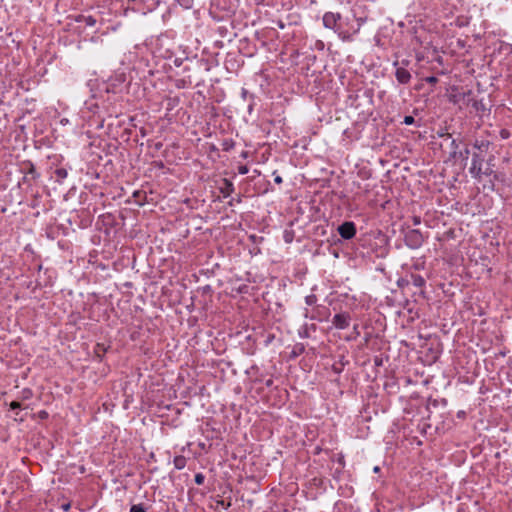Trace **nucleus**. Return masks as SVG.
Listing matches in <instances>:
<instances>
[{
	"instance_id": "nucleus-1",
	"label": "nucleus",
	"mask_w": 512,
	"mask_h": 512,
	"mask_svg": "<svg viewBox=\"0 0 512 512\" xmlns=\"http://www.w3.org/2000/svg\"><path fill=\"white\" fill-rule=\"evenodd\" d=\"M212 68V63L208 58L194 56L185 58V65L181 72V76L176 80L177 88H186L189 86H200L204 83V75Z\"/></svg>"
},
{
	"instance_id": "nucleus-2",
	"label": "nucleus",
	"mask_w": 512,
	"mask_h": 512,
	"mask_svg": "<svg viewBox=\"0 0 512 512\" xmlns=\"http://www.w3.org/2000/svg\"><path fill=\"white\" fill-rule=\"evenodd\" d=\"M492 142L486 138H476L472 143V161L469 168L470 174L480 173L481 166L487 161L489 155H493L490 151Z\"/></svg>"
},
{
	"instance_id": "nucleus-3",
	"label": "nucleus",
	"mask_w": 512,
	"mask_h": 512,
	"mask_svg": "<svg viewBox=\"0 0 512 512\" xmlns=\"http://www.w3.org/2000/svg\"><path fill=\"white\" fill-rule=\"evenodd\" d=\"M236 5L232 0H211L209 14L215 20H223L233 15Z\"/></svg>"
},
{
	"instance_id": "nucleus-4",
	"label": "nucleus",
	"mask_w": 512,
	"mask_h": 512,
	"mask_svg": "<svg viewBox=\"0 0 512 512\" xmlns=\"http://www.w3.org/2000/svg\"><path fill=\"white\" fill-rule=\"evenodd\" d=\"M360 31V24L357 23L355 15L342 17L341 25L338 29V37L344 42H351L353 37Z\"/></svg>"
},
{
	"instance_id": "nucleus-5",
	"label": "nucleus",
	"mask_w": 512,
	"mask_h": 512,
	"mask_svg": "<svg viewBox=\"0 0 512 512\" xmlns=\"http://www.w3.org/2000/svg\"><path fill=\"white\" fill-rule=\"evenodd\" d=\"M20 171L24 175L22 179L23 183H27L29 186L40 178V173L36 170L34 163L30 160H26L21 163Z\"/></svg>"
},
{
	"instance_id": "nucleus-6",
	"label": "nucleus",
	"mask_w": 512,
	"mask_h": 512,
	"mask_svg": "<svg viewBox=\"0 0 512 512\" xmlns=\"http://www.w3.org/2000/svg\"><path fill=\"white\" fill-rule=\"evenodd\" d=\"M462 142L463 140L452 139L450 159H453L455 161L460 160L461 162L464 163L465 166L467 164L471 151L467 145H465L464 149H459V146Z\"/></svg>"
},
{
	"instance_id": "nucleus-7",
	"label": "nucleus",
	"mask_w": 512,
	"mask_h": 512,
	"mask_svg": "<svg viewBox=\"0 0 512 512\" xmlns=\"http://www.w3.org/2000/svg\"><path fill=\"white\" fill-rule=\"evenodd\" d=\"M404 243L410 249H418L424 243V236L418 229H409L405 232Z\"/></svg>"
},
{
	"instance_id": "nucleus-8",
	"label": "nucleus",
	"mask_w": 512,
	"mask_h": 512,
	"mask_svg": "<svg viewBox=\"0 0 512 512\" xmlns=\"http://www.w3.org/2000/svg\"><path fill=\"white\" fill-rule=\"evenodd\" d=\"M323 26L333 30L338 35L341 25V14L338 12H326L322 17Z\"/></svg>"
},
{
	"instance_id": "nucleus-9",
	"label": "nucleus",
	"mask_w": 512,
	"mask_h": 512,
	"mask_svg": "<svg viewBox=\"0 0 512 512\" xmlns=\"http://www.w3.org/2000/svg\"><path fill=\"white\" fill-rule=\"evenodd\" d=\"M337 232L343 240H351L357 233L356 224L353 221H344L337 227Z\"/></svg>"
},
{
	"instance_id": "nucleus-10",
	"label": "nucleus",
	"mask_w": 512,
	"mask_h": 512,
	"mask_svg": "<svg viewBox=\"0 0 512 512\" xmlns=\"http://www.w3.org/2000/svg\"><path fill=\"white\" fill-rule=\"evenodd\" d=\"M393 67L395 68L397 82L401 85H408L412 80L411 72L407 68L400 66L399 60L393 62Z\"/></svg>"
},
{
	"instance_id": "nucleus-11",
	"label": "nucleus",
	"mask_w": 512,
	"mask_h": 512,
	"mask_svg": "<svg viewBox=\"0 0 512 512\" xmlns=\"http://www.w3.org/2000/svg\"><path fill=\"white\" fill-rule=\"evenodd\" d=\"M494 161V155H489L487 161L484 163V166H481L480 173L471 174L473 178L477 180H481L482 176H493L495 180L498 179V175L493 170V162Z\"/></svg>"
},
{
	"instance_id": "nucleus-12",
	"label": "nucleus",
	"mask_w": 512,
	"mask_h": 512,
	"mask_svg": "<svg viewBox=\"0 0 512 512\" xmlns=\"http://www.w3.org/2000/svg\"><path fill=\"white\" fill-rule=\"evenodd\" d=\"M472 91H468L467 93L459 94V95H453V102H458L459 98L462 97L465 99L467 97V104L471 105L477 112H484L486 110L485 104L483 103V100H477L471 98Z\"/></svg>"
},
{
	"instance_id": "nucleus-13",
	"label": "nucleus",
	"mask_w": 512,
	"mask_h": 512,
	"mask_svg": "<svg viewBox=\"0 0 512 512\" xmlns=\"http://www.w3.org/2000/svg\"><path fill=\"white\" fill-rule=\"evenodd\" d=\"M351 316L347 312L334 315L332 324L337 329H346L350 325Z\"/></svg>"
},
{
	"instance_id": "nucleus-14",
	"label": "nucleus",
	"mask_w": 512,
	"mask_h": 512,
	"mask_svg": "<svg viewBox=\"0 0 512 512\" xmlns=\"http://www.w3.org/2000/svg\"><path fill=\"white\" fill-rule=\"evenodd\" d=\"M130 3H134L138 6L139 10L152 11L156 8L158 2L156 0H127Z\"/></svg>"
},
{
	"instance_id": "nucleus-15",
	"label": "nucleus",
	"mask_w": 512,
	"mask_h": 512,
	"mask_svg": "<svg viewBox=\"0 0 512 512\" xmlns=\"http://www.w3.org/2000/svg\"><path fill=\"white\" fill-rule=\"evenodd\" d=\"M234 190H235L234 184L230 180H228L226 178H223L221 180V185L219 186V191L224 198L229 197L234 192Z\"/></svg>"
},
{
	"instance_id": "nucleus-16",
	"label": "nucleus",
	"mask_w": 512,
	"mask_h": 512,
	"mask_svg": "<svg viewBox=\"0 0 512 512\" xmlns=\"http://www.w3.org/2000/svg\"><path fill=\"white\" fill-rule=\"evenodd\" d=\"M408 278H409L410 285H413L417 288H423L426 284V280L424 279V277H422L419 274L410 273L408 275Z\"/></svg>"
},
{
	"instance_id": "nucleus-17",
	"label": "nucleus",
	"mask_w": 512,
	"mask_h": 512,
	"mask_svg": "<svg viewBox=\"0 0 512 512\" xmlns=\"http://www.w3.org/2000/svg\"><path fill=\"white\" fill-rule=\"evenodd\" d=\"M55 181L59 184H63L64 180L68 177V171L64 167H57L52 175Z\"/></svg>"
},
{
	"instance_id": "nucleus-18",
	"label": "nucleus",
	"mask_w": 512,
	"mask_h": 512,
	"mask_svg": "<svg viewBox=\"0 0 512 512\" xmlns=\"http://www.w3.org/2000/svg\"><path fill=\"white\" fill-rule=\"evenodd\" d=\"M348 364H349V360H347V359L345 358V356H344V355H341V356L339 357V360H337V361L332 365V371H333L334 373H336V374H340V373H342V371L344 370V367H345L346 365H348Z\"/></svg>"
},
{
	"instance_id": "nucleus-19",
	"label": "nucleus",
	"mask_w": 512,
	"mask_h": 512,
	"mask_svg": "<svg viewBox=\"0 0 512 512\" xmlns=\"http://www.w3.org/2000/svg\"><path fill=\"white\" fill-rule=\"evenodd\" d=\"M316 325L315 324H304L298 331V335L300 338H309L311 336L310 331H316Z\"/></svg>"
},
{
	"instance_id": "nucleus-20",
	"label": "nucleus",
	"mask_w": 512,
	"mask_h": 512,
	"mask_svg": "<svg viewBox=\"0 0 512 512\" xmlns=\"http://www.w3.org/2000/svg\"><path fill=\"white\" fill-rule=\"evenodd\" d=\"M305 352V345L303 343H296L291 352H290V358L295 359L298 356L302 355Z\"/></svg>"
},
{
	"instance_id": "nucleus-21",
	"label": "nucleus",
	"mask_w": 512,
	"mask_h": 512,
	"mask_svg": "<svg viewBox=\"0 0 512 512\" xmlns=\"http://www.w3.org/2000/svg\"><path fill=\"white\" fill-rule=\"evenodd\" d=\"M186 463H187V459L183 455L175 456L173 459L174 467L177 470H182L186 466Z\"/></svg>"
},
{
	"instance_id": "nucleus-22",
	"label": "nucleus",
	"mask_w": 512,
	"mask_h": 512,
	"mask_svg": "<svg viewBox=\"0 0 512 512\" xmlns=\"http://www.w3.org/2000/svg\"><path fill=\"white\" fill-rule=\"evenodd\" d=\"M95 356L99 361H102L104 354L107 352V348L104 344L97 343L95 346Z\"/></svg>"
},
{
	"instance_id": "nucleus-23",
	"label": "nucleus",
	"mask_w": 512,
	"mask_h": 512,
	"mask_svg": "<svg viewBox=\"0 0 512 512\" xmlns=\"http://www.w3.org/2000/svg\"><path fill=\"white\" fill-rule=\"evenodd\" d=\"M216 31L222 38H228L229 41L231 40L230 36L232 35V32L226 25L218 26Z\"/></svg>"
},
{
	"instance_id": "nucleus-24",
	"label": "nucleus",
	"mask_w": 512,
	"mask_h": 512,
	"mask_svg": "<svg viewBox=\"0 0 512 512\" xmlns=\"http://www.w3.org/2000/svg\"><path fill=\"white\" fill-rule=\"evenodd\" d=\"M33 397V391L30 388H24L19 393L18 399L21 401L29 400Z\"/></svg>"
},
{
	"instance_id": "nucleus-25",
	"label": "nucleus",
	"mask_w": 512,
	"mask_h": 512,
	"mask_svg": "<svg viewBox=\"0 0 512 512\" xmlns=\"http://www.w3.org/2000/svg\"><path fill=\"white\" fill-rule=\"evenodd\" d=\"M316 311L318 313V315H311L310 318L311 319H316L318 321H322L323 320V317L326 315V313L328 312V309L326 307H320L318 306L316 308Z\"/></svg>"
},
{
	"instance_id": "nucleus-26",
	"label": "nucleus",
	"mask_w": 512,
	"mask_h": 512,
	"mask_svg": "<svg viewBox=\"0 0 512 512\" xmlns=\"http://www.w3.org/2000/svg\"><path fill=\"white\" fill-rule=\"evenodd\" d=\"M397 286L400 288V289H405L407 287L410 286V282H409V278H408V275L406 277H402V278H399L397 280Z\"/></svg>"
},
{
	"instance_id": "nucleus-27",
	"label": "nucleus",
	"mask_w": 512,
	"mask_h": 512,
	"mask_svg": "<svg viewBox=\"0 0 512 512\" xmlns=\"http://www.w3.org/2000/svg\"><path fill=\"white\" fill-rule=\"evenodd\" d=\"M184 9H191L194 5V0H175Z\"/></svg>"
},
{
	"instance_id": "nucleus-28",
	"label": "nucleus",
	"mask_w": 512,
	"mask_h": 512,
	"mask_svg": "<svg viewBox=\"0 0 512 512\" xmlns=\"http://www.w3.org/2000/svg\"><path fill=\"white\" fill-rule=\"evenodd\" d=\"M129 512H147V508L143 503L140 504H134L130 507Z\"/></svg>"
},
{
	"instance_id": "nucleus-29",
	"label": "nucleus",
	"mask_w": 512,
	"mask_h": 512,
	"mask_svg": "<svg viewBox=\"0 0 512 512\" xmlns=\"http://www.w3.org/2000/svg\"><path fill=\"white\" fill-rule=\"evenodd\" d=\"M469 23V20L467 17L465 16H459L456 18L455 20V25L458 26V27H464V26H467Z\"/></svg>"
},
{
	"instance_id": "nucleus-30",
	"label": "nucleus",
	"mask_w": 512,
	"mask_h": 512,
	"mask_svg": "<svg viewBox=\"0 0 512 512\" xmlns=\"http://www.w3.org/2000/svg\"><path fill=\"white\" fill-rule=\"evenodd\" d=\"M317 302V296L315 294H310L305 297V303L308 306H313Z\"/></svg>"
},
{
	"instance_id": "nucleus-31",
	"label": "nucleus",
	"mask_w": 512,
	"mask_h": 512,
	"mask_svg": "<svg viewBox=\"0 0 512 512\" xmlns=\"http://www.w3.org/2000/svg\"><path fill=\"white\" fill-rule=\"evenodd\" d=\"M84 23H85L86 26L93 27V26L96 25L97 20H96V18L94 16L89 15V16H86V19H85Z\"/></svg>"
},
{
	"instance_id": "nucleus-32",
	"label": "nucleus",
	"mask_w": 512,
	"mask_h": 512,
	"mask_svg": "<svg viewBox=\"0 0 512 512\" xmlns=\"http://www.w3.org/2000/svg\"><path fill=\"white\" fill-rule=\"evenodd\" d=\"M179 102V99L178 98H168V101H167V109L168 110H171L174 108V106H176Z\"/></svg>"
},
{
	"instance_id": "nucleus-33",
	"label": "nucleus",
	"mask_w": 512,
	"mask_h": 512,
	"mask_svg": "<svg viewBox=\"0 0 512 512\" xmlns=\"http://www.w3.org/2000/svg\"><path fill=\"white\" fill-rule=\"evenodd\" d=\"M194 481L197 485H202L205 481V476L202 473H197L194 477Z\"/></svg>"
},
{
	"instance_id": "nucleus-34",
	"label": "nucleus",
	"mask_w": 512,
	"mask_h": 512,
	"mask_svg": "<svg viewBox=\"0 0 512 512\" xmlns=\"http://www.w3.org/2000/svg\"><path fill=\"white\" fill-rule=\"evenodd\" d=\"M403 124L405 125H413L415 124V119L411 115H406L403 119Z\"/></svg>"
},
{
	"instance_id": "nucleus-35",
	"label": "nucleus",
	"mask_w": 512,
	"mask_h": 512,
	"mask_svg": "<svg viewBox=\"0 0 512 512\" xmlns=\"http://www.w3.org/2000/svg\"><path fill=\"white\" fill-rule=\"evenodd\" d=\"M255 105V95H250V103L248 105V113L251 115Z\"/></svg>"
},
{
	"instance_id": "nucleus-36",
	"label": "nucleus",
	"mask_w": 512,
	"mask_h": 512,
	"mask_svg": "<svg viewBox=\"0 0 512 512\" xmlns=\"http://www.w3.org/2000/svg\"><path fill=\"white\" fill-rule=\"evenodd\" d=\"M238 173L241 175H245L249 172V168L247 165L241 164L237 167Z\"/></svg>"
},
{
	"instance_id": "nucleus-37",
	"label": "nucleus",
	"mask_w": 512,
	"mask_h": 512,
	"mask_svg": "<svg viewBox=\"0 0 512 512\" xmlns=\"http://www.w3.org/2000/svg\"><path fill=\"white\" fill-rule=\"evenodd\" d=\"M9 407L11 410H18L23 408L20 401H12Z\"/></svg>"
},
{
	"instance_id": "nucleus-38",
	"label": "nucleus",
	"mask_w": 512,
	"mask_h": 512,
	"mask_svg": "<svg viewBox=\"0 0 512 512\" xmlns=\"http://www.w3.org/2000/svg\"><path fill=\"white\" fill-rule=\"evenodd\" d=\"M424 81L428 84L435 85L438 83V78L436 76H428Z\"/></svg>"
},
{
	"instance_id": "nucleus-39",
	"label": "nucleus",
	"mask_w": 512,
	"mask_h": 512,
	"mask_svg": "<svg viewBox=\"0 0 512 512\" xmlns=\"http://www.w3.org/2000/svg\"><path fill=\"white\" fill-rule=\"evenodd\" d=\"M359 335H360V332H359V329H358V325H355L353 327V335L348 337L347 339L348 340H355Z\"/></svg>"
},
{
	"instance_id": "nucleus-40",
	"label": "nucleus",
	"mask_w": 512,
	"mask_h": 512,
	"mask_svg": "<svg viewBox=\"0 0 512 512\" xmlns=\"http://www.w3.org/2000/svg\"><path fill=\"white\" fill-rule=\"evenodd\" d=\"M37 416L39 419L41 420H46L48 419L49 417V413L46 411V410H40L38 413H37Z\"/></svg>"
},
{
	"instance_id": "nucleus-41",
	"label": "nucleus",
	"mask_w": 512,
	"mask_h": 512,
	"mask_svg": "<svg viewBox=\"0 0 512 512\" xmlns=\"http://www.w3.org/2000/svg\"><path fill=\"white\" fill-rule=\"evenodd\" d=\"M274 339H275V335H274V334H272V333H269V334L267 335L266 339L264 340V345H265V346H269V345L272 343V341H273Z\"/></svg>"
},
{
	"instance_id": "nucleus-42",
	"label": "nucleus",
	"mask_w": 512,
	"mask_h": 512,
	"mask_svg": "<svg viewBox=\"0 0 512 512\" xmlns=\"http://www.w3.org/2000/svg\"><path fill=\"white\" fill-rule=\"evenodd\" d=\"M173 63L176 67H182L185 65V59H182V58H175L173 60Z\"/></svg>"
},
{
	"instance_id": "nucleus-43",
	"label": "nucleus",
	"mask_w": 512,
	"mask_h": 512,
	"mask_svg": "<svg viewBox=\"0 0 512 512\" xmlns=\"http://www.w3.org/2000/svg\"><path fill=\"white\" fill-rule=\"evenodd\" d=\"M85 19H86V15H83V14H79V15H76L73 17V20L76 23H84Z\"/></svg>"
},
{
	"instance_id": "nucleus-44",
	"label": "nucleus",
	"mask_w": 512,
	"mask_h": 512,
	"mask_svg": "<svg viewBox=\"0 0 512 512\" xmlns=\"http://www.w3.org/2000/svg\"><path fill=\"white\" fill-rule=\"evenodd\" d=\"M233 146H234V143L232 141H230V142L224 141L223 142V150L224 151H229Z\"/></svg>"
},
{
	"instance_id": "nucleus-45",
	"label": "nucleus",
	"mask_w": 512,
	"mask_h": 512,
	"mask_svg": "<svg viewBox=\"0 0 512 512\" xmlns=\"http://www.w3.org/2000/svg\"><path fill=\"white\" fill-rule=\"evenodd\" d=\"M272 23L275 24L279 29L285 28V23L281 19L273 20Z\"/></svg>"
},
{
	"instance_id": "nucleus-46",
	"label": "nucleus",
	"mask_w": 512,
	"mask_h": 512,
	"mask_svg": "<svg viewBox=\"0 0 512 512\" xmlns=\"http://www.w3.org/2000/svg\"><path fill=\"white\" fill-rule=\"evenodd\" d=\"M217 504L226 510L231 506V502H225L224 500L218 501Z\"/></svg>"
},
{
	"instance_id": "nucleus-47",
	"label": "nucleus",
	"mask_w": 512,
	"mask_h": 512,
	"mask_svg": "<svg viewBox=\"0 0 512 512\" xmlns=\"http://www.w3.org/2000/svg\"><path fill=\"white\" fill-rule=\"evenodd\" d=\"M411 220H412V223H413L414 226H417V225L421 224V217L420 216H416L415 215V216H413L411 218Z\"/></svg>"
},
{
	"instance_id": "nucleus-48",
	"label": "nucleus",
	"mask_w": 512,
	"mask_h": 512,
	"mask_svg": "<svg viewBox=\"0 0 512 512\" xmlns=\"http://www.w3.org/2000/svg\"><path fill=\"white\" fill-rule=\"evenodd\" d=\"M500 136L503 138V139H507L509 136H510V132L507 130V129H502L500 131Z\"/></svg>"
},
{
	"instance_id": "nucleus-49",
	"label": "nucleus",
	"mask_w": 512,
	"mask_h": 512,
	"mask_svg": "<svg viewBox=\"0 0 512 512\" xmlns=\"http://www.w3.org/2000/svg\"><path fill=\"white\" fill-rule=\"evenodd\" d=\"M250 95H251V94L248 92V90H247V89L242 88V90H241V97H242L243 99H246L247 97H249V98H250Z\"/></svg>"
},
{
	"instance_id": "nucleus-50",
	"label": "nucleus",
	"mask_w": 512,
	"mask_h": 512,
	"mask_svg": "<svg viewBox=\"0 0 512 512\" xmlns=\"http://www.w3.org/2000/svg\"><path fill=\"white\" fill-rule=\"evenodd\" d=\"M399 63H400V66H403V67L407 68L409 66V64H410V60L403 59V60L399 61Z\"/></svg>"
},
{
	"instance_id": "nucleus-51",
	"label": "nucleus",
	"mask_w": 512,
	"mask_h": 512,
	"mask_svg": "<svg viewBox=\"0 0 512 512\" xmlns=\"http://www.w3.org/2000/svg\"><path fill=\"white\" fill-rule=\"evenodd\" d=\"M153 147L156 151H159L162 147H163V143L162 142H156L153 144Z\"/></svg>"
},
{
	"instance_id": "nucleus-52",
	"label": "nucleus",
	"mask_w": 512,
	"mask_h": 512,
	"mask_svg": "<svg viewBox=\"0 0 512 512\" xmlns=\"http://www.w3.org/2000/svg\"><path fill=\"white\" fill-rule=\"evenodd\" d=\"M374 364H375L376 366H381V365H382V359H381L380 357L376 356V357L374 358Z\"/></svg>"
},
{
	"instance_id": "nucleus-53",
	"label": "nucleus",
	"mask_w": 512,
	"mask_h": 512,
	"mask_svg": "<svg viewBox=\"0 0 512 512\" xmlns=\"http://www.w3.org/2000/svg\"><path fill=\"white\" fill-rule=\"evenodd\" d=\"M274 182H275L276 184H281V183L283 182V179H282V177H281L280 175H276V176L274 177Z\"/></svg>"
},
{
	"instance_id": "nucleus-54",
	"label": "nucleus",
	"mask_w": 512,
	"mask_h": 512,
	"mask_svg": "<svg viewBox=\"0 0 512 512\" xmlns=\"http://www.w3.org/2000/svg\"><path fill=\"white\" fill-rule=\"evenodd\" d=\"M457 46L460 47V48H464L465 47V41L461 40V39H458L457 40Z\"/></svg>"
},
{
	"instance_id": "nucleus-55",
	"label": "nucleus",
	"mask_w": 512,
	"mask_h": 512,
	"mask_svg": "<svg viewBox=\"0 0 512 512\" xmlns=\"http://www.w3.org/2000/svg\"><path fill=\"white\" fill-rule=\"evenodd\" d=\"M203 290V293H208V292H211L212 291V288L210 285H206L202 288Z\"/></svg>"
},
{
	"instance_id": "nucleus-56",
	"label": "nucleus",
	"mask_w": 512,
	"mask_h": 512,
	"mask_svg": "<svg viewBox=\"0 0 512 512\" xmlns=\"http://www.w3.org/2000/svg\"><path fill=\"white\" fill-rule=\"evenodd\" d=\"M465 416H466L465 411H462V410H461V411H459V412L457 413V417H458V418H462V419H463V418H465Z\"/></svg>"
},
{
	"instance_id": "nucleus-57",
	"label": "nucleus",
	"mask_w": 512,
	"mask_h": 512,
	"mask_svg": "<svg viewBox=\"0 0 512 512\" xmlns=\"http://www.w3.org/2000/svg\"><path fill=\"white\" fill-rule=\"evenodd\" d=\"M62 509H63L64 511H68V510L70 509V504H69V503H67V504H63V505H62Z\"/></svg>"
},
{
	"instance_id": "nucleus-58",
	"label": "nucleus",
	"mask_w": 512,
	"mask_h": 512,
	"mask_svg": "<svg viewBox=\"0 0 512 512\" xmlns=\"http://www.w3.org/2000/svg\"><path fill=\"white\" fill-rule=\"evenodd\" d=\"M364 22H365L364 18H362V17L357 18V23L360 24V27L363 25Z\"/></svg>"
},
{
	"instance_id": "nucleus-59",
	"label": "nucleus",
	"mask_w": 512,
	"mask_h": 512,
	"mask_svg": "<svg viewBox=\"0 0 512 512\" xmlns=\"http://www.w3.org/2000/svg\"><path fill=\"white\" fill-rule=\"evenodd\" d=\"M265 384H266L267 387H270L273 384V380L272 379H268Z\"/></svg>"
},
{
	"instance_id": "nucleus-60",
	"label": "nucleus",
	"mask_w": 512,
	"mask_h": 512,
	"mask_svg": "<svg viewBox=\"0 0 512 512\" xmlns=\"http://www.w3.org/2000/svg\"><path fill=\"white\" fill-rule=\"evenodd\" d=\"M215 45H216L217 47H222V46H223V42H222V41H216V42H215Z\"/></svg>"
},
{
	"instance_id": "nucleus-61",
	"label": "nucleus",
	"mask_w": 512,
	"mask_h": 512,
	"mask_svg": "<svg viewBox=\"0 0 512 512\" xmlns=\"http://www.w3.org/2000/svg\"><path fill=\"white\" fill-rule=\"evenodd\" d=\"M373 471H374L375 473H378V472L380 471V467H379V466H375V467L373 468Z\"/></svg>"
},
{
	"instance_id": "nucleus-62",
	"label": "nucleus",
	"mask_w": 512,
	"mask_h": 512,
	"mask_svg": "<svg viewBox=\"0 0 512 512\" xmlns=\"http://www.w3.org/2000/svg\"><path fill=\"white\" fill-rule=\"evenodd\" d=\"M140 132H141V135H142V136H145V135H146V132H145V129H144V128H141V129H140Z\"/></svg>"
},
{
	"instance_id": "nucleus-63",
	"label": "nucleus",
	"mask_w": 512,
	"mask_h": 512,
	"mask_svg": "<svg viewBox=\"0 0 512 512\" xmlns=\"http://www.w3.org/2000/svg\"><path fill=\"white\" fill-rule=\"evenodd\" d=\"M369 339H370V335H369V334H367V335L365 336V339H364V340H365V343H368Z\"/></svg>"
},
{
	"instance_id": "nucleus-64",
	"label": "nucleus",
	"mask_w": 512,
	"mask_h": 512,
	"mask_svg": "<svg viewBox=\"0 0 512 512\" xmlns=\"http://www.w3.org/2000/svg\"><path fill=\"white\" fill-rule=\"evenodd\" d=\"M436 61H437V62H439V63L441 64V63H442V57L438 56V57L436 58Z\"/></svg>"
}]
</instances>
